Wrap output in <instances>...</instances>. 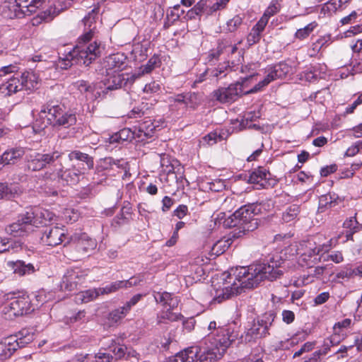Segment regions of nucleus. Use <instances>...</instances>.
I'll list each match as a JSON object with an SVG mask.
<instances>
[{
  "mask_svg": "<svg viewBox=\"0 0 362 362\" xmlns=\"http://www.w3.org/2000/svg\"><path fill=\"white\" fill-rule=\"evenodd\" d=\"M38 83V76L35 73L28 71L26 75L24 74V90L28 91V94L37 89Z\"/></svg>",
  "mask_w": 362,
  "mask_h": 362,
  "instance_id": "obj_36",
  "label": "nucleus"
},
{
  "mask_svg": "<svg viewBox=\"0 0 362 362\" xmlns=\"http://www.w3.org/2000/svg\"><path fill=\"white\" fill-rule=\"evenodd\" d=\"M293 72V68L286 62H280L278 64L269 65L266 68L265 73L272 76L273 81L282 79Z\"/></svg>",
  "mask_w": 362,
  "mask_h": 362,
  "instance_id": "obj_20",
  "label": "nucleus"
},
{
  "mask_svg": "<svg viewBox=\"0 0 362 362\" xmlns=\"http://www.w3.org/2000/svg\"><path fill=\"white\" fill-rule=\"evenodd\" d=\"M69 160L77 166L81 165L85 168V170L92 169L94 165L93 158L88 154L80 151H72L68 155Z\"/></svg>",
  "mask_w": 362,
  "mask_h": 362,
  "instance_id": "obj_24",
  "label": "nucleus"
},
{
  "mask_svg": "<svg viewBox=\"0 0 362 362\" xmlns=\"http://www.w3.org/2000/svg\"><path fill=\"white\" fill-rule=\"evenodd\" d=\"M86 273L78 268L68 269L64 274L60 284L62 291H72L81 284L86 276Z\"/></svg>",
  "mask_w": 362,
  "mask_h": 362,
  "instance_id": "obj_12",
  "label": "nucleus"
},
{
  "mask_svg": "<svg viewBox=\"0 0 362 362\" xmlns=\"http://www.w3.org/2000/svg\"><path fill=\"white\" fill-rule=\"evenodd\" d=\"M71 322L83 323L88 321V317L86 315L84 310L78 311L74 317L70 318Z\"/></svg>",
  "mask_w": 362,
  "mask_h": 362,
  "instance_id": "obj_62",
  "label": "nucleus"
},
{
  "mask_svg": "<svg viewBox=\"0 0 362 362\" xmlns=\"http://www.w3.org/2000/svg\"><path fill=\"white\" fill-rule=\"evenodd\" d=\"M238 50L236 45H226L223 42L219 43L216 49L209 51L207 59L209 62L217 61L222 54L229 55L234 54Z\"/></svg>",
  "mask_w": 362,
  "mask_h": 362,
  "instance_id": "obj_26",
  "label": "nucleus"
},
{
  "mask_svg": "<svg viewBox=\"0 0 362 362\" xmlns=\"http://www.w3.org/2000/svg\"><path fill=\"white\" fill-rule=\"evenodd\" d=\"M11 302L8 308H5V318L13 320L17 317L23 315V300L21 296L11 298Z\"/></svg>",
  "mask_w": 362,
  "mask_h": 362,
  "instance_id": "obj_27",
  "label": "nucleus"
},
{
  "mask_svg": "<svg viewBox=\"0 0 362 362\" xmlns=\"http://www.w3.org/2000/svg\"><path fill=\"white\" fill-rule=\"evenodd\" d=\"M205 140L208 142L209 144H213L216 143L218 141H221L224 139L223 135L221 133H218L217 131L209 133L207 136L204 137Z\"/></svg>",
  "mask_w": 362,
  "mask_h": 362,
  "instance_id": "obj_58",
  "label": "nucleus"
},
{
  "mask_svg": "<svg viewBox=\"0 0 362 362\" xmlns=\"http://www.w3.org/2000/svg\"><path fill=\"white\" fill-rule=\"evenodd\" d=\"M317 27V23L315 21L311 22L305 27L298 29L295 33V37L300 40H305L310 36Z\"/></svg>",
  "mask_w": 362,
  "mask_h": 362,
  "instance_id": "obj_39",
  "label": "nucleus"
},
{
  "mask_svg": "<svg viewBox=\"0 0 362 362\" xmlns=\"http://www.w3.org/2000/svg\"><path fill=\"white\" fill-rule=\"evenodd\" d=\"M255 204L244 205L237 209L230 217V222L227 225L229 227H239L245 231H252L257 228V218L259 211Z\"/></svg>",
  "mask_w": 362,
  "mask_h": 362,
  "instance_id": "obj_6",
  "label": "nucleus"
},
{
  "mask_svg": "<svg viewBox=\"0 0 362 362\" xmlns=\"http://www.w3.org/2000/svg\"><path fill=\"white\" fill-rule=\"evenodd\" d=\"M315 341H307V342L304 343L300 346V348L293 354V358H295L299 357L305 353L311 351L315 348Z\"/></svg>",
  "mask_w": 362,
  "mask_h": 362,
  "instance_id": "obj_53",
  "label": "nucleus"
},
{
  "mask_svg": "<svg viewBox=\"0 0 362 362\" xmlns=\"http://www.w3.org/2000/svg\"><path fill=\"white\" fill-rule=\"evenodd\" d=\"M22 2L23 0H6L0 6L1 15L8 18L18 17L22 13Z\"/></svg>",
  "mask_w": 362,
  "mask_h": 362,
  "instance_id": "obj_23",
  "label": "nucleus"
},
{
  "mask_svg": "<svg viewBox=\"0 0 362 362\" xmlns=\"http://www.w3.org/2000/svg\"><path fill=\"white\" fill-rule=\"evenodd\" d=\"M343 226L349 230L346 235V240L351 239L354 233L362 230V211L356 212L354 216L346 219Z\"/></svg>",
  "mask_w": 362,
  "mask_h": 362,
  "instance_id": "obj_25",
  "label": "nucleus"
},
{
  "mask_svg": "<svg viewBox=\"0 0 362 362\" xmlns=\"http://www.w3.org/2000/svg\"><path fill=\"white\" fill-rule=\"evenodd\" d=\"M70 242L76 243L78 250L85 252L92 251L97 247V241L90 238L86 233H74L69 238Z\"/></svg>",
  "mask_w": 362,
  "mask_h": 362,
  "instance_id": "obj_21",
  "label": "nucleus"
},
{
  "mask_svg": "<svg viewBox=\"0 0 362 362\" xmlns=\"http://www.w3.org/2000/svg\"><path fill=\"white\" fill-rule=\"evenodd\" d=\"M98 13V8H95L83 18L86 31L78 38L75 47L65 49L59 57L58 66L61 69H66L74 64L88 66L100 54V44L96 41L89 43L95 32V27L93 25L95 23Z\"/></svg>",
  "mask_w": 362,
  "mask_h": 362,
  "instance_id": "obj_2",
  "label": "nucleus"
},
{
  "mask_svg": "<svg viewBox=\"0 0 362 362\" xmlns=\"http://www.w3.org/2000/svg\"><path fill=\"white\" fill-rule=\"evenodd\" d=\"M248 182L258 185V188H269L275 186L277 180L271 178V174L266 168L258 167L250 173Z\"/></svg>",
  "mask_w": 362,
  "mask_h": 362,
  "instance_id": "obj_13",
  "label": "nucleus"
},
{
  "mask_svg": "<svg viewBox=\"0 0 362 362\" xmlns=\"http://www.w3.org/2000/svg\"><path fill=\"white\" fill-rule=\"evenodd\" d=\"M124 288L123 281H117L112 282L106 285L105 287L99 288L101 295L115 293L120 288Z\"/></svg>",
  "mask_w": 362,
  "mask_h": 362,
  "instance_id": "obj_45",
  "label": "nucleus"
},
{
  "mask_svg": "<svg viewBox=\"0 0 362 362\" xmlns=\"http://www.w3.org/2000/svg\"><path fill=\"white\" fill-rule=\"evenodd\" d=\"M259 116L255 113L247 112L245 114L243 118L241 120L240 126L242 128H255L259 129V127L255 124H252L251 122L258 118Z\"/></svg>",
  "mask_w": 362,
  "mask_h": 362,
  "instance_id": "obj_46",
  "label": "nucleus"
},
{
  "mask_svg": "<svg viewBox=\"0 0 362 362\" xmlns=\"http://www.w3.org/2000/svg\"><path fill=\"white\" fill-rule=\"evenodd\" d=\"M95 362H112V356L107 353L99 352L93 355Z\"/></svg>",
  "mask_w": 362,
  "mask_h": 362,
  "instance_id": "obj_63",
  "label": "nucleus"
},
{
  "mask_svg": "<svg viewBox=\"0 0 362 362\" xmlns=\"http://www.w3.org/2000/svg\"><path fill=\"white\" fill-rule=\"evenodd\" d=\"M255 206L258 208L259 211V214H264L265 212L271 211L274 207V204L272 200H265L262 201L259 203H254Z\"/></svg>",
  "mask_w": 362,
  "mask_h": 362,
  "instance_id": "obj_55",
  "label": "nucleus"
},
{
  "mask_svg": "<svg viewBox=\"0 0 362 362\" xmlns=\"http://www.w3.org/2000/svg\"><path fill=\"white\" fill-rule=\"evenodd\" d=\"M76 122V115L70 112H66L65 110H64L54 127H63L64 128H68L75 124Z\"/></svg>",
  "mask_w": 362,
  "mask_h": 362,
  "instance_id": "obj_33",
  "label": "nucleus"
},
{
  "mask_svg": "<svg viewBox=\"0 0 362 362\" xmlns=\"http://www.w3.org/2000/svg\"><path fill=\"white\" fill-rule=\"evenodd\" d=\"M242 85L236 83L230 85L228 88H221L213 93V97L221 103H229L236 100L239 95L242 94Z\"/></svg>",
  "mask_w": 362,
  "mask_h": 362,
  "instance_id": "obj_17",
  "label": "nucleus"
},
{
  "mask_svg": "<svg viewBox=\"0 0 362 362\" xmlns=\"http://www.w3.org/2000/svg\"><path fill=\"white\" fill-rule=\"evenodd\" d=\"M20 156L19 150L11 149L6 151L0 156V163H3V165L13 164L20 158Z\"/></svg>",
  "mask_w": 362,
  "mask_h": 362,
  "instance_id": "obj_38",
  "label": "nucleus"
},
{
  "mask_svg": "<svg viewBox=\"0 0 362 362\" xmlns=\"http://www.w3.org/2000/svg\"><path fill=\"white\" fill-rule=\"evenodd\" d=\"M210 332L198 346L202 351L201 362H214L221 359L230 345L238 337V332L230 325L217 326L216 321H211L207 327Z\"/></svg>",
  "mask_w": 362,
  "mask_h": 362,
  "instance_id": "obj_4",
  "label": "nucleus"
},
{
  "mask_svg": "<svg viewBox=\"0 0 362 362\" xmlns=\"http://www.w3.org/2000/svg\"><path fill=\"white\" fill-rule=\"evenodd\" d=\"M327 266L316 267L313 270V272L308 274L307 276L303 275L302 277L294 280L293 285L296 287H300L307 285L313 281L314 277L320 279L324 274V272Z\"/></svg>",
  "mask_w": 362,
  "mask_h": 362,
  "instance_id": "obj_28",
  "label": "nucleus"
},
{
  "mask_svg": "<svg viewBox=\"0 0 362 362\" xmlns=\"http://www.w3.org/2000/svg\"><path fill=\"white\" fill-rule=\"evenodd\" d=\"M355 276V269H352L349 265H346L337 273L336 278L338 279H349Z\"/></svg>",
  "mask_w": 362,
  "mask_h": 362,
  "instance_id": "obj_52",
  "label": "nucleus"
},
{
  "mask_svg": "<svg viewBox=\"0 0 362 362\" xmlns=\"http://www.w3.org/2000/svg\"><path fill=\"white\" fill-rule=\"evenodd\" d=\"M55 215L49 210L38 207H26L24 212V234L34 231L35 228L47 226Z\"/></svg>",
  "mask_w": 362,
  "mask_h": 362,
  "instance_id": "obj_8",
  "label": "nucleus"
},
{
  "mask_svg": "<svg viewBox=\"0 0 362 362\" xmlns=\"http://www.w3.org/2000/svg\"><path fill=\"white\" fill-rule=\"evenodd\" d=\"M276 317V313L274 310H269L264 313L259 319H258L262 327H263V335L269 334V329L272 325Z\"/></svg>",
  "mask_w": 362,
  "mask_h": 362,
  "instance_id": "obj_35",
  "label": "nucleus"
},
{
  "mask_svg": "<svg viewBox=\"0 0 362 362\" xmlns=\"http://www.w3.org/2000/svg\"><path fill=\"white\" fill-rule=\"evenodd\" d=\"M107 78L105 82H100L103 84V88L100 90L102 99L106 95L109 90H116L132 83L134 81V76L123 72H117L112 74H107Z\"/></svg>",
  "mask_w": 362,
  "mask_h": 362,
  "instance_id": "obj_10",
  "label": "nucleus"
},
{
  "mask_svg": "<svg viewBox=\"0 0 362 362\" xmlns=\"http://www.w3.org/2000/svg\"><path fill=\"white\" fill-rule=\"evenodd\" d=\"M170 102H173L171 107L180 108L183 111L194 110L202 104V97L196 93H187L175 95Z\"/></svg>",
  "mask_w": 362,
  "mask_h": 362,
  "instance_id": "obj_11",
  "label": "nucleus"
},
{
  "mask_svg": "<svg viewBox=\"0 0 362 362\" xmlns=\"http://www.w3.org/2000/svg\"><path fill=\"white\" fill-rule=\"evenodd\" d=\"M300 79L305 80L308 82H312L313 81H315L317 79V74H315V67H310L308 68L304 71L301 72L300 74Z\"/></svg>",
  "mask_w": 362,
  "mask_h": 362,
  "instance_id": "obj_54",
  "label": "nucleus"
},
{
  "mask_svg": "<svg viewBox=\"0 0 362 362\" xmlns=\"http://www.w3.org/2000/svg\"><path fill=\"white\" fill-rule=\"evenodd\" d=\"M18 339L11 336L0 342V361H4L11 356V355L20 348Z\"/></svg>",
  "mask_w": 362,
  "mask_h": 362,
  "instance_id": "obj_22",
  "label": "nucleus"
},
{
  "mask_svg": "<svg viewBox=\"0 0 362 362\" xmlns=\"http://www.w3.org/2000/svg\"><path fill=\"white\" fill-rule=\"evenodd\" d=\"M157 127H158V125L152 122L150 118H146L138 124V136L139 137L144 136V137L150 138L153 136Z\"/></svg>",
  "mask_w": 362,
  "mask_h": 362,
  "instance_id": "obj_30",
  "label": "nucleus"
},
{
  "mask_svg": "<svg viewBox=\"0 0 362 362\" xmlns=\"http://www.w3.org/2000/svg\"><path fill=\"white\" fill-rule=\"evenodd\" d=\"M324 261L331 260L336 264L341 263L344 261V257L340 251H334L331 254L327 255L326 257H324Z\"/></svg>",
  "mask_w": 362,
  "mask_h": 362,
  "instance_id": "obj_56",
  "label": "nucleus"
},
{
  "mask_svg": "<svg viewBox=\"0 0 362 362\" xmlns=\"http://www.w3.org/2000/svg\"><path fill=\"white\" fill-rule=\"evenodd\" d=\"M6 88L9 94L15 93L23 88V82L18 78H12L7 82Z\"/></svg>",
  "mask_w": 362,
  "mask_h": 362,
  "instance_id": "obj_48",
  "label": "nucleus"
},
{
  "mask_svg": "<svg viewBox=\"0 0 362 362\" xmlns=\"http://www.w3.org/2000/svg\"><path fill=\"white\" fill-rule=\"evenodd\" d=\"M64 110V105L53 101L47 103L45 105L42 106L40 112L37 113L39 118L35 119L33 126L24 127L26 134L34 133L36 136V141H38L41 132L48 124L54 127Z\"/></svg>",
  "mask_w": 362,
  "mask_h": 362,
  "instance_id": "obj_5",
  "label": "nucleus"
},
{
  "mask_svg": "<svg viewBox=\"0 0 362 362\" xmlns=\"http://www.w3.org/2000/svg\"><path fill=\"white\" fill-rule=\"evenodd\" d=\"M160 90V85L156 81H152L146 84L144 88V92L146 93H158Z\"/></svg>",
  "mask_w": 362,
  "mask_h": 362,
  "instance_id": "obj_61",
  "label": "nucleus"
},
{
  "mask_svg": "<svg viewBox=\"0 0 362 362\" xmlns=\"http://www.w3.org/2000/svg\"><path fill=\"white\" fill-rule=\"evenodd\" d=\"M153 296L156 301L163 306V310L157 317L158 323L164 322L165 320L170 322L182 320L183 316L180 313L173 312V310L177 307L179 303L177 296L168 292H155Z\"/></svg>",
  "mask_w": 362,
  "mask_h": 362,
  "instance_id": "obj_7",
  "label": "nucleus"
},
{
  "mask_svg": "<svg viewBox=\"0 0 362 362\" xmlns=\"http://www.w3.org/2000/svg\"><path fill=\"white\" fill-rule=\"evenodd\" d=\"M271 78H272V77L269 76V75L267 74L265 77L262 81H259L251 89L246 90L245 93H254L262 90L264 87H266L272 81Z\"/></svg>",
  "mask_w": 362,
  "mask_h": 362,
  "instance_id": "obj_51",
  "label": "nucleus"
},
{
  "mask_svg": "<svg viewBox=\"0 0 362 362\" xmlns=\"http://www.w3.org/2000/svg\"><path fill=\"white\" fill-rule=\"evenodd\" d=\"M362 104V93H360L357 98L350 105H349L344 111V115L351 114L354 112L356 108Z\"/></svg>",
  "mask_w": 362,
  "mask_h": 362,
  "instance_id": "obj_59",
  "label": "nucleus"
},
{
  "mask_svg": "<svg viewBox=\"0 0 362 362\" xmlns=\"http://www.w3.org/2000/svg\"><path fill=\"white\" fill-rule=\"evenodd\" d=\"M127 66L126 56L119 52L108 56L104 62V67L107 74L122 72Z\"/></svg>",
  "mask_w": 362,
  "mask_h": 362,
  "instance_id": "obj_16",
  "label": "nucleus"
},
{
  "mask_svg": "<svg viewBox=\"0 0 362 362\" xmlns=\"http://www.w3.org/2000/svg\"><path fill=\"white\" fill-rule=\"evenodd\" d=\"M300 213V206L292 204L289 206L282 214V220L285 223H289L296 218Z\"/></svg>",
  "mask_w": 362,
  "mask_h": 362,
  "instance_id": "obj_41",
  "label": "nucleus"
},
{
  "mask_svg": "<svg viewBox=\"0 0 362 362\" xmlns=\"http://www.w3.org/2000/svg\"><path fill=\"white\" fill-rule=\"evenodd\" d=\"M242 18L235 16L234 18L227 22V28L228 31L234 32L242 23Z\"/></svg>",
  "mask_w": 362,
  "mask_h": 362,
  "instance_id": "obj_57",
  "label": "nucleus"
},
{
  "mask_svg": "<svg viewBox=\"0 0 362 362\" xmlns=\"http://www.w3.org/2000/svg\"><path fill=\"white\" fill-rule=\"evenodd\" d=\"M305 339V334L304 333L297 334L289 339L279 341L276 345V348L283 350H288L296 346Z\"/></svg>",
  "mask_w": 362,
  "mask_h": 362,
  "instance_id": "obj_31",
  "label": "nucleus"
},
{
  "mask_svg": "<svg viewBox=\"0 0 362 362\" xmlns=\"http://www.w3.org/2000/svg\"><path fill=\"white\" fill-rule=\"evenodd\" d=\"M202 187L212 192H221L225 189V182L220 179L204 182Z\"/></svg>",
  "mask_w": 362,
  "mask_h": 362,
  "instance_id": "obj_44",
  "label": "nucleus"
},
{
  "mask_svg": "<svg viewBox=\"0 0 362 362\" xmlns=\"http://www.w3.org/2000/svg\"><path fill=\"white\" fill-rule=\"evenodd\" d=\"M142 296L141 294L134 295L124 305L112 310L107 317L109 326H114L122 320L129 313L132 308L141 300Z\"/></svg>",
  "mask_w": 362,
  "mask_h": 362,
  "instance_id": "obj_14",
  "label": "nucleus"
},
{
  "mask_svg": "<svg viewBox=\"0 0 362 362\" xmlns=\"http://www.w3.org/2000/svg\"><path fill=\"white\" fill-rule=\"evenodd\" d=\"M65 238L64 230L59 227H52L46 229L41 238V242L49 246H57L64 241Z\"/></svg>",
  "mask_w": 362,
  "mask_h": 362,
  "instance_id": "obj_19",
  "label": "nucleus"
},
{
  "mask_svg": "<svg viewBox=\"0 0 362 362\" xmlns=\"http://www.w3.org/2000/svg\"><path fill=\"white\" fill-rule=\"evenodd\" d=\"M6 232L11 236L21 237L23 233V223L21 221L13 223L8 226Z\"/></svg>",
  "mask_w": 362,
  "mask_h": 362,
  "instance_id": "obj_49",
  "label": "nucleus"
},
{
  "mask_svg": "<svg viewBox=\"0 0 362 362\" xmlns=\"http://www.w3.org/2000/svg\"><path fill=\"white\" fill-rule=\"evenodd\" d=\"M72 86L73 88L85 94L88 100H95L102 99L100 90L103 88V84L101 83H97L91 86L86 81L78 80L72 83Z\"/></svg>",
  "mask_w": 362,
  "mask_h": 362,
  "instance_id": "obj_15",
  "label": "nucleus"
},
{
  "mask_svg": "<svg viewBox=\"0 0 362 362\" xmlns=\"http://www.w3.org/2000/svg\"><path fill=\"white\" fill-rule=\"evenodd\" d=\"M72 362H95V360L92 354H78L76 356Z\"/></svg>",
  "mask_w": 362,
  "mask_h": 362,
  "instance_id": "obj_64",
  "label": "nucleus"
},
{
  "mask_svg": "<svg viewBox=\"0 0 362 362\" xmlns=\"http://www.w3.org/2000/svg\"><path fill=\"white\" fill-rule=\"evenodd\" d=\"M283 259L279 255L272 256L267 263L237 267L222 273L219 281L212 283L211 303H222L242 292L243 288H252L264 280L274 281L283 274L281 269Z\"/></svg>",
  "mask_w": 362,
  "mask_h": 362,
  "instance_id": "obj_1",
  "label": "nucleus"
},
{
  "mask_svg": "<svg viewBox=\"0 0 362 362\" xmlns=\"http://www.w3.org/2000/svg\"><path fill=\"white\" fill-rule=\"evenodd\" d=\"M202 351L198 346L185 349L171 357L168 362H201Z\"/></svg>",
  "mask_w": 362,
  "mask_h": 362,
  "instance_id": "obj_18",
  "label": "nucleus"
},
{
  "mask_svg": "<svg viewBox=\"0 0 362 362\" xmlns=\"http://www.w3.org/2000/svg\"><path fill=\"white\" fill-rule=\"evenodd\" d=\"M161 64L160 59L158 55H153L151 57L147 63L141 67L142 74L151 72L155 68L158 67Z\"/></svg>",
  "mask_w": 362,
  "mask_h": 362,
  "instance_id": "obj_43",
  "label": "nucleus"
},
{
  "mask_svg": "<svg viewBox=\"0 0 362 362\" xmlns=\"http://www.w3.org/2000/svg\"><path fill=\"white\" fill-rule=\"evenodd\" d=\"M263 327H262L259 320H257V322H254L252 327L248 329L247 332V335L251 337V338L257 339L265 337L267 335H263Z\"/></svg>",
  "mask_w": 362,
  "mask_h": 362,
  "instance_id": "obj_47",
  "label": "nucleus"
},
{
  "mask_svg": "<svg viewBox=\"0 0 362 362\" xmlns=\"http://www.w3.org/2000/svg\"><path fill=\"white\" fill-rule=\"evenodd\" d=\"M279 11V5L276 3H272L265 10L262 16L266 17V18L269 20L271 16L277 13Z\"/></svg>",
  "mask_w": 362,
  "mask_h": 362,
  "instance_id": "obj_60",
  "label": "nucleus"
},
{
  "mask_svg": "<svg viewBox=\"0 0 362 362\" xmlns=\"http://www.w3.org/2000/svg\"><path fill=\"white\" fill-rule=\"evenodd\" d=\"M330 43L331 37L329 35L320 36L311 43L308 50V54L311 57H315L322 48L327 47Z\"/></svg>",
  "mask_w": 362,
  "mask_h": 362,
  "instance_id": "obj_29",
  "label": "nucleus"
},
{
  "mask_svg": "<svg viewBox=\"0 0 362 362\" xmlns=\"http://www.w3.org/2000/svg\"><path fill=\"white\" fill-rule=\"evenodd\" d=\"M330 245H319L316 247L315 243L308 242L305 245V250L303 252L299 251L298 253L300 255L298 257V263L302 267H313L317 262L320 261L321 257H320V252H327L330 249Z\"/></svg>",
  "mask_w": 362,
  "mask_h": 362,
  "instance_id": "obj_9",
  "label": "nucleus"
},
{
  "mask_svg": "<svg viewBox=\"0 0 362 362\" xmlns=\"http://www.w3.org/2000/svg\"><path fill=\"white\" fill-rule=\"evenodd\" d=\"M233 66H230L228 62L220 64L218 68L211 71L213 76L216 78H222L227 75V74L232 71Z\"/></svg>",
  "mask_w": 362,
  "mask_h": 362,
  "instance_id": "obj_50",
  "label": "nucleus"
},
{
  "mask_svg": "<svg viewBox=\"0 0 362 362\" xmlns=\"http://www.w3.org/2000/svg\"><path fill=\"white\" fill-rule=\"evenodd\" d=\"M349 1L350 0H329L323 6L322 10L329 13H334Z\"/></svg>",
  "mask_w": 362,
  "mask_h": 362,
  "instance_id": "obj_42",
  "label": "nucleus"
},
{
  "mask_svg": "<svg viewBox=\"0 0 362 362\" xmlns=\"http://www.w3.org/2000/svg\"><path fill=\"white\" fill-rule=\"evenodd\" d=\"M231 243L230 239L220 240L217 241L211 247V257L218 256L223 254L230 246Z\"/></svg>",
  "mask_w": 362,
  "mask_h": 362,
  "instance_id": "obj_40",
  "label": "nucleus"
},
{
  "mask_svg": "<svg viewBox=\"0 0 362 362\" xmlns=\"http://www.w3.org/2000/svg\"><path fill=\"white\" fill-rule=\"evenodd\" d=\"M339 341L340 339H338L333 334L329 337L325 339L322 348L313 353L314 356H315L319 361L320 356L326 355L330 351L331 347L338 344Z\"/></svg>",
  "mask_w": 362,
  "mask_h": 362,
  "instance_id": "obj_32",
  "label": "nucleus"
},
{
  "mask_svg": "<svg viewBox=\"0 0 362 362\" xmlns=\"http://www.w3.org/2000/svg\"><path fill=\"white\" fill-rule=\"evenodd\" d=\"M62 154V152L58 151H54L47 153L24 151L26 166L29 170L36 171L47 166L53 167V172H47L45 173L47 179L56 180L61 178L69 185H75L78 182L81 177L85 174V168L81 165L77 166L74 163L71 168L63 170V166L60 160Z\"/></svg>",
  "mask_w": 362,
  "mask_h": 362,
  "instance_id": "obj_3",
  "label": "nucleus"
},
{
  "mask_svg": "<svg viewBox=\"0 0 362 362\" xmlns=\"http://www.w3.org/2000/svg\"><path fill=\"white\" fill-rule=\"evenodd\" d=\"M352 324V320L349 318H345L336 322L333 326V335L338 339H340L341 337H344L345 335V331L350 328Z\"/></svg>",
  "mask_w": 362,
  "mask_h": 362,
  "instance_id": "obj_37",
  "label": "nucleus"
},
{
  "mask_svg": "<svg viewBox=\"0 0 362 362\" xmlns=\"http://www.w3.org/2000/svg\"><path fill=\"white\" fill-rule=\"evenodd\" d=\"M100 295H101V293L99 291V288L88 289L78 293L76 296V301L86 303L95 300Z\"/></svg>",
  "mask_w": 362,
  "mask_h": 362,
  "instance_id": "obj_34",
  "label": "nucleus"
}]
</instances>
